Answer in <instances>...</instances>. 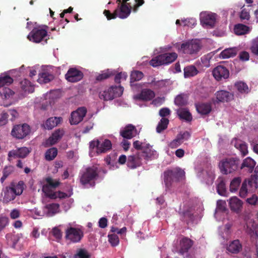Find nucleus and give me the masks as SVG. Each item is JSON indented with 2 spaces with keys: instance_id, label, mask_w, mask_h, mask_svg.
I'll return each mask as SVG.
<instances>
[{
  "instance_id": "f257e3e1",
  "label": "nucleus",
  "mask_w": 258,
  "mask_h": 258,
  "mask_svg": "<svg viewBox=\"0 0 258 258\" xmlns=\"http://www.w3.org/2000/svg\"><path fill=\"white\" fill-rule=\"evenodd\" d=\"M130 0H123V4L119 5V8L116 9V12L117 13L118 17L121 19L127 18L132 10L133 12L136 13L139 8L144 3V0H134L135 3L132 4L131 2H128Z\"/></svg>"
},
{
  "instance_id": "f03ea898",
  "label": "nucleus",
  "mask_w": 258,
  "mask_h": 258,
  "mask_svg": "<svg viewBox=\"0 0 258 258\" xmlns=\"http://www.w3.org/2000/svg\"><path fill=\"white\" fill-rule=\"evenodd\" d=\"M240 159L237 157H227L222 159L219 163L220 172L223 174H231L239 168Z\"/></svg>"
},
{
  "instance_id": "7ed1b4c3",
  "label": "nucleus",
  "mask_w": 258,
  "mask_h": 258,
  "mask_svg": "<svg viewBox=\"0 0 258 258\" xmlns=\"http://www.w3.org/2000/svg\"><path fill=\"white\" fill-rule=\"evenodd\" d=\"M98 176L99 171L97 167H88L81 173L80 183L84 185L89 184L91 186H94L95 184V181Z\"/></svg>"
},
{
  "instance_id": "20e7f679",
  "label": "nucleus",
  "mask_w": 258,
  "mask_h": 258,
  "mask_svg": "<svg viewBox=\"0 0 258 258\" xmlns=\"http://www.w3.org/2000/svg\"><path fill=\"white\" fill-rule=\"evenodd\" d=\"M258 187L257 177L254 175L245 179L239 189V195L242 198H246L249 194L255 191Z\"/></svg>"
},
{
  "instance_id": "39448f33",
  "label": "nucleus",
  "mask_w": 258,
  "mask_h": 258,
  "mask_svg": "<svg viewBox=\"0 0 258 258\" xmlns=\"http://www.w3.org/2000/svg\"><path fill=\"white\" fill-rule=\"evenodd\" d=\"M176 52L165 53L153 57L149 62L153 67H157L164 64H168L174 61L177 58Z\"/></svg>"
},
{
  "instance_id": "423d86ee",
  "label": "nucleus",
  "mask_w": 258,
  "mask_h": 258,
  "mask_svg": "<svg viewBox=\"0 0 258 258\" xmlns=\"http://www.w3.org/2000/svg\"><path fill=\"white\" fill-rule=\"evenodd\" d=\"M201 48V43L197 39L188 40L182 43L180 46V50L183 53L191 55L197 54Z\"/></svg>"
},
{
  "instance_id": "0eeeda50",
  "label": "nucleus",
  "mask_w": 258,
  "mask_h": 258,
  "mask_svg": "<svg viewBox=\"0 0 258 258\" xmlns=\"http://www.w3.org/2000/svg\"><path fill=\"white\" fill-rule=\"evenodd\" d=\"M47 36L46 29L40 27L34 28L27 36L28 39L34 43H39Z\"/></svg>"
},
{
  "instance_id": "6e6552de",
  "label": "nucleus",
  "mask_w": 258,
  "mask_h": 258,
  "mask_svg": "<svg viewBox=\"0 0 258 258\" xmlns=\"http://www.w3.org/2000/svg\"><path fill=\"white\" fill-rule=\"evenodd\" d=\"M30 127L26 123L17 124L14 126L11 135L18 139H22L26 137L30 132Z\"/></svg>"
},
{
  "instance_id": "1a4fd4ad",
  "label": "nucleus",
  "mask_w": 258,
  "mask_h": 258,
  "mask_svg": "<svg viewBox=\"0 0 258 258\" xmlns=\"http://www.w3.org/2000/svg\"><path fill=\"white\" fill-rule=\"evenodd\" d=\"M83 236V231L79 228L71 227L66 230V238L72 242H79Z\"/></svg>"
},
{
  "instance_id": "9d476101",
  "label": "nucleus",
  "mask_w": 258,
  "mask_h": 258,
  "mask_svg": "<svg viewBox=\"0 0 258 258\" xmlns=\"http://www.w3.org/2000/svg\"><path fill=\"white\" fill-rule=\"evenodd\" d=\"M84 77L82 71L76 68H70L65 75V79L70 82L76 83L81 81Z\"/></svg>"
},
{
  "instance_id": "9b49d317",
  "label": "nucleus",
  "mask_w": 258,
  "mask_h": 258,
  "mask_svg": "<svg viewBox=\"0 0 258 258\" xmlns=\"http://www.w3.org/2000/svg\"><path fill=\"white\" fill-rule=\"evenodd\" d=\"M217 15L209 12H204L200 14L201 22L203 25L213 28L215 24Z\"/></svg>"
},
{
  "instance_id": "f8f14e48",
  "label": "nucleus",
  "mask_w": 258,
  "mask_h": 258,
  "mask_svg": "<svg viewBox=\"0 0 258 258\" xmlns=\"http://www.w3.org/2000/svg\"><path fill=\"white\" fill-rule=\"evenodd\" d=\"M194 242L188 237L183 236L179 241L177 252L181 255L187 253L194 245Z\"/></svg>"
},
{
  "instance_id": "ddd939ff",
  "label": "nucleus",
  "mask_w": 258,
  "mask_h": 258,
  "mask_svg": "<svg viewBox=\"0 0 258 258\" xmlns=\"http://www.w3.org/2000/svg\"><path fill=\"white\" fill-rule=\"evenodd\" d=\"M87 109L85 107L78 108L76 110L72 112L70 122L71 124H78L85 116Z\"/></svg>"
},
{
  "instance_id": "4468645a",
  "label": "nucleus",
  "mask_w": 258,
  "mask_h": 258,
  "mask_svg": "<svg viewBox=\"0 0 258 258\" xmlns=\"http://www.w3.org/2000/svg\"><path fill=\"white\" fill-rule=\"evenodd\" d=\"M140 153L141 156L147 161L154 160L158 157L157 152L153 149L152 146L149 143L146 145L143 151Z\"/></svg>"
},
{
  "instance_id": "2eb2a0df",
  "label": "nucleus",
  "mask_w": 258,
  "mask_h": 258,
  "mask_svg": "<svg viewBox=\"0 0 258 258\" xmlns=\"http://www.w3.org/2000/svg\"><path fill=\"white\" fill-rule=\"evenodd\" d=\"M213 75L217 81H220L229 78V71L225 67L218 66L213 70Z\"/></svg>"
},
{
  "instance_id": "dca6fc26",
  "label": "nucleus",
  "mask_w": 258,
  "mask_h": 258,
  "mask_svg": "<svg viewBox=\"0 0 258 258\" xmlns=\"http://www.w3.org/2000/svg\"><path fill=\"white\" fill-rule=\"evenodd\" d=\"M242 247L240 241L239 239H235L229 241L227 245L226 250L231 254H237L242 251Z\"/></svg>"
},
{
  "instance_id": "f3484780",
  "label": "nucleus",
  "mask_w": 258,
  "mask_h": 258,
  "mask_svg": "<svg viewBox=\"0 0 258 258\" xmlns=\"http://www.w3.org/2000/svg\"><path fill=\"white\" fill-rule=\"evenodd\" d=\"M127 166L131 169H135L142 165V156L140 152L136 155H131L127 160Z\"/></svg>"
},
{
  "instance_id": "a211bd4d",
  "label": "nucleus",
  "mask_w": 258,
  "mask_h": 258,
  "mask_svg": "<svg viewBox=\"0 0 258 258\" xmlns=\"http://www.w3.org/2000/svg\"><path fill=\"white\" fill-rule=\"evenodd\" d=\"M64 134V131L62 129L56 130L50 137L46 141V146H50L55 145L60 140Z\"/></svg>"
},
{
  "instance_id": "6ab92c4d",
  "label": "nucleus",
  "mask_w": 258,
  "mask_h": 258,
  "mask_svg": "<svg viewBox=\"0 0 258 258\" xmlns=\"http://www.w3.org/2000/svg\"><path fill=\"white\" fill-rule=\"evenodd\" d=\"M137 132L136 127L131 124H129L122 130L120 131V135L124 139H131L136 136Z\"/></svg>"
},
{
  "instance_id": "aec40b11",
  "label": "nucleus",
  "mask_w": 258,
  "mask_h": 258,
  "mask_svg": "<svg viewBox=\"0 0 258 258\" xmlns=\"http://www.w3.org/2000/svg\"><path fill=\"white\" fill-rule=\"evenodd\" d=\"M216 98L218 102H228L233 100L234 95L233 94L225 90H220L215 93Z\"/></svg>"
},
{
  "instance_id": "412c9836",
  "label": "nucleus",
  "mask_w": 258,
  "mask_h": 258,
  "mask_svg": "<svg viewBox=\"0 0 258 258\" xmlns=\"http://www.w3.org/2000/svg\"><path fill=\"white\" fill-rule=\"evenodd\" d=\"M197 112L201 115H208L212 111L211 103L199 102L195 104Z\"/></svg>"
},
{
  "instance_id": "4be33fe9",
  "label": "nucleus",
  "mask_w": 258,
  "mask_h": 258,
  "mask_svg": "<svg viewBox=\"0 0 258 258\" xmlns=\"http://www.w3.org/2000/svg\"><path fill=\"white\" fill-rule=\"evenodd\" d=\"M62 120L61 117H51L48 118L44 124L45 129L51 130L59 124Z\"/></svg>"
},
{
  "instance_id": "5701e85b",
  "label": "nucleus",
  "mask_w": 258,
  "mask_h": 258,
  "mask_svg": "<svg viewBox=\"0 0 258 258\" xmlns=\"http://www.w3.org/2000/svg\"><path fill=\"white\" fill-rule=\"evenodd\" d=\"M232 144L234 145L236 149L239 150L242 156L247 154V146L245 142L238 139H235L232 141Z\"/></svg>"
},
{
  "instance_id": "b1692460",
  "label": "nucleus",
  "mask_w": 258,
  "mask_h": 258,
  "mask_svg": "<svg viewBox=\"0 0 258 258\" xmlns=\"http://www.w3.org/2000/svg\"><path fill=\"white\" fill-rule=\"evenodd\" d=\"M155 94L153 91L149 89H144L138 95V99L143 101H150L154 98Z\"/></svg>"
},
{
  "instance_id": "393cba45",
  "label": "nucleus",
  "mask_w": 258,
  "mask_h": 258,
  "mask_svg": "<svg viewBox=\"0 0 258 258\" xmlns=\"http://www.w3.org/2000/svg\"><path fill=\"white\" fill-rule=\"evenodd\" d=\"M112 148V144L110 140L105 139L102 142L99 141L98 150H96L98 154L104 153L110 151Z\"/></svg>"
},
{
  "instance_id": "a878e982",
  "label": "nucleus",
  "mask_w": 258,
  "mask_h": 258,
  "mask_svg": "<svg viewBox=\"0 0 258 258\" xmlns=\"http://www.w3.org/2000/svg\"><path fill=\"white\" fill-rule=\"evenodd\" d=\"M229 206L231 210L235 212H239L242 206V202L236 197H233L229 200Z\"/></svg>"
},
{
  "instance_id": "bb28decb",
  "label": "nucleus",
  "mask_w": 258,
  "mask_h": 258,
  "mask_svg": "<svg viewBox=\"0 0 258 258\" xmlns=\"http://www.w3.org/2000/svg\"><path fill=\"white\" fill-rule=\"evenodd\" d=\"M16 196L13 189L10 186H7L4 191L3 202L8 203L14 200Z\"/></svg>"
},
{
  "instance_id": "cd10ccee",
  "label": "nucleus",
  "mask_w": 258,
  "mask_h": 258,
  "mask_svg": "<svg viewBox=\"0 0 258 258\" xmlns=\"http://www.w3.org/2000/svg\"><path fill=\"white\" fill-rule=\"evenodd\" d=\"M237 52V49L235 47L226 48L223 50L220 54L221 58L225 59L235 56Z\"/></svg>"
},
{
  "instance_id": "c85d7f7f",
  "label": "nucleus",
  "mask_w": 258,
  "mask_h": 258,
  "mask_svg": "<svg viewBox=\"0 0 258 258\" xmlns=\"http://www.w3.org/2000/svg\"><path fill=\"white\" fill-rule=\"evenodd\" d=\"M249 31V28L244 24H238L234 26V32L237 35H242L247 34Z\"/></svg>"
},
{
  "instance_id": "c756f323",
  "label": "nucleus",
  "mask_w": 258,
  "mask_h": 258,
  "mask_svg": "<svg viewBox=\"0 0 258 258\" xmlns=\"http://www.w3.org/2000/svg\"><path fill=\"white\" fill-rule=\"evenodd\" d=\"M20 86L22 90L26 92L32 93L34 91V86L26 79L21 81Z\"/></svg>"
},
{
  "instance_id": "7c9ffc66",
  "label": "nucleus",
  "mask_w": 258,
  "mask_h": 258,
  "mask_svg": "<svg viewBox=\"0 0 258 258\" xmlns=\"http://www.w3.org/2000/svg\"><path fill=\"white\" fill-rule=\"evenodd\" d=\"M54 78L52 74L48 72H44L39 74L37 81L40 84H46L53 80Z\"/></svg>"
},
{
  "instance_id": "2f4dec72",
  "label": "nucleus",
  "mask_w": 258,
  "mask_h": 258,
  "mask_svg": "<svg viewBox=\"0 0 258 258\" xmlns=\"http://www.w3.org/2000/svg\"><path fill=\"white\" fill-rule=\"evenodd\" d=\"M234 87L241 94H247L250 91L247 85L242 81L236 82L234 84Z\"/></svg>"
},
{
  "instance_id": "473e14b6",
  "label": "nucleus",
  "mask_w": 258,
  "mask_h": 258,
  "mask_svg": "<svg viewBox=\"0 0 258 258\" xmlns=\"http://www.w3.org/2000/svg\"><path fill=\"white\" fill-rule=\"evenodd\" d=\"M188 96L187 94L182 93L178 95L174 99V103L178 106H182L187 104Z\"/></svg>"
},
{
  "instance_id": "72a5a7b5",
  "label": "nucleus",
  "mask_w": 258,
  "mask_h": 258,
  "mask_svg": "<svg viewBox=\"0 0 258 258\" xmlns=\"http://www.w3.org/2000/svg\"><path fill=\"white\" fill-rule=\"evenodd\" d=\"M177 114L179 118L187 121L192 120V115L189 111L185 108H180L177 110Z\"/></svg>"
},
{
  "instance_id": "f704fd0d",
  "label": "nucleus",
  "mask_w": 258,
  "mask_h": 258,
  "mask_svg": "<svg viewBox=\"0 0 258 258\" xmlns=\"http://www.w3.org/2000/svg\"><path fill=\"white\" fill-rule=\"evenodd\" d=\"M255 165V162L254 160L250 157H247L243 160L240 166V168L243 169L244 167H247L248 168L249 171L251 172Z\"/></svg>"
},
{
  "instance_id": "c9c22d12",
  "label": "nucleus",
  "mask_w": 258,
  "mask_h": 258,
  "mask_svg": "<svg viewBox=\"0 0 258 258\" xmlns=\"http://www.w3.org/2000/svg\"><path fill=\"white\" fill-rule=\"evenodd\" d=\"M115 73L116 72L115 71L108 69L103 71L101 74L98 75L96 78V80L98 81H103L110 78L111 76H114Z\"/></svg>"
},
{
  "instance_id": "e433bc0d",
  "label": "nucleus",
  "mask_w": 258,
  "mask_h": 258,
  "mask_svg": "<svg viewBox=\"0 0 258 258\" xmlns=\"http://www.w3.org/2000/svg\"><path fill=\"white\" fill-rule=\"evenodd\" d=\"M13 81V79L7 74H2L0 76V86L2 87L9 86Z\"/></svg>"
},
{
  "instance_id": "4c0bfd02",
  "label": "nucleus",
  "mask_w": 258,
  "mask_h": 258,
  "mask_svg": "<svg viewBox=\"0 0 258 258\" xmlns=\"http://www.w3.org/2000/svg\"><path fill=\"white\" fill-rule=\"evenodd\" d=\"M58 151L56 148L52 147L46 150L45 153V159L47 161L53 160L57 156Z\"/></svg>"
},
{
  "instance_id": "58836bf2",
  "label": "nucleus",
  "mask_w": 258,
  "mask_h": 258,
  "mask_svg": "<svg viewBox=\"0 0 258 258\" xmlns=\"http://www.w3.org/2000/svg\"><path fill=\"white\" fill-rule=\"evenodd\" d=\"M241 182V178L240 177H234L230 184L229 190L232 192L237 191Z\"/></svg>"
},
{
  "instance_id": "ea45409f",
  "label": "nucleus",
  "mask_w": 258,
  "mask_h": 258,
  "mask_svg": "<svg viewBox=\"0 0 258 258\" xmlns=\"http://www.w3.org/2000/svg\"><path fill=\"white\" fill-rule=\"evenodd\" d=\"M175 181H178L184 176V171L180 168L169 170Z\"/></svg>"
},
{
  "instance_id": "a19ab883",
  "label": "nucleus",
  "mask_w": 258,
  "mask_h": 258,
  "mask_svg": "<svg viewBox=\"0 0 258 258\" xmlns=\"http://www.w3.org/2000/svg\"><path fill=\"white\" fill-rule=\"evenodd\" d=\"M164 181L167 188L169 189L172 182L175 181L169 170L164 172Z\"/></svg>"
},
{
  "instance_id": "79ce46f5",
  "label": "nucleus",
  "mask_w": 258,
  "mask_h": 258,
  "mask_svg": "<svg viewBox=\"0 0 258 258\" xmlns=\"http://www.w3.org/2000/svg\"><path fill=\"white\" fill-rule=\"evenodd\" d=\"M59 205L56 203H52L47 204L45 206V208L47 209V214L50 216L54 215L58 211Z\"/></svg>"
},
{
  "instance_id": "37998d69",
  "label": "nucleus",
  "mask_w": 258,
  "mask_h": 258,
  "mask_svg": "<svg viewBox=\"0 0 258 258\" xmlns=\"http://www.w3.org/2000/svg\"><path fill=\"white\" fill-rule=\"evenodd\" d=\"M14 171V167L11 165L6 166L3 170V176L1 178V182L3 183L5 180Z\"/></svg>"
},
{
  "instance_id": "c03bdc74",
  "label": "nucleus",
  "mask_w": 258,
  "mask_h": 258,
  "mask_svg": "<svg viewBox=\"0 0 258 258\" xmlns=\"http://www.w3.org/2000/svg\"><path fill=\"white\" fill-rule=\"evenodd\" d=\"M169 122V121L168 118H162L157 126L156 132L158 133H161L164 130H166L167 128Z\"/></svg>"
},
{
  "instance_id": "a18cd8bd",
  "label": "nucleus",
  "mask_w": 258,
  "mask_h": 258,
  "mask_svg": "<svg viewBox=\"0 0 258 258\" xmlns=\"http://www.w3.org/2000/svg\"><path fill=\"white\" fill-rule=\"evenodd\" d=\"M198 73L197 68L194 66H187L184 69L185 77H190L196 75Z\"/></svg>"
},
{
  "instance_id": "49530a36",
  "label": "nucleus",
  "mask_w": 258,
  "mask_h": 258,
  "mask_svg": "<svg viewBox=\"0 0 258 258\" xmlns=\"http://www.w3.org/2000/svg\"><path fill=\"white\" fill-rule=\"evenodd\" d=\"M14 92L7 87L0 88V95L3 99H9Z\"/></svg>"
},
{
  "instance_id": "de8ad7c7",
  "label": "nucleus",
  "mask_w": 258,
  "mask_h": 258,
  "mask_svg": "<svg viewBox=\"0 0 258 258\" xmlns=\"http://www.w3.org/2000/svg\"><path fill=\"white\" fill-rule=\"evenodd\" d=\"M219 182L217 186V192L221 196H225L226 195V188L225 183L223 179H219Z\"/></svg>"
},
{
  "instance_id": "09e8293b",
  "label": "nucleus",
  "mask_w": 258,
  "mask_h": 258,
  "mask_svg": "<svg viewBox=\"0 0 258 258\" xmlns=\"http://www.w3.org/2000/svg\"><path fill=\"white\" fill-rule=\"evenodd\" d=\"M111 92V91H110L109 88L103 91L100 92L99 94V98L101 99H103L106 101L114 99L113 96Z\"/></svg>"
},
{
  "instance_id": "8fccbe9b",
  "label": "nucleus",
  "mask_w": 258,
  "mask_h": 258,
  "mask_svg": "<svg viewBox=\"0 0 258 258\" xmlns=\"http://www.w3.org/2000/svg\"><path fill=\"white\" fill-rule=\"evenodd\" d=\"M24 183L23 181H20L16 185H13L12 186H10L14 192L16 194V196L21 195L24 189Z\"/></svg>"
},
{
  "instance_id": "3c124183",
  "label": "nucleus",
  "mask_w": 258,
  "mask_h": 258,
  "mask_svg": "<svg viewBox=\"0 0 258 258\" xmlns=\"http://www.w3.org/2000/svg\"><path fill=\"white\" fill-rule=\"evenodd\" d=\"M144 77L143 73L139 71H132L130 76V82L133 83L134 82L139 81L141 80Z\"/></svg>"
},
{
  "instance_id": "603ef678",
  "label": "nucleus",
  "mask_w": 258,
  "mask_h": 258,
  "mask_svg": "<svg viewBox=\"0 0 258 258\" xmlns=\"http://www.w3.org/2000/svg\"><path fill=\"white\" fill-rule=\"evenodd\" d=\"M110 91H111V94L113 96V98H116L120 96L123 92V88L120 85L117 86H111L109 88Z\"/></svg>"
},
{
  "instance_id": "864d4df0",
  "label": "nucleus",
  "mask_w": 258,
  "mask_h": 258,
  "mask_svg": "<svg viewBox=\"0 0 258 258\" xmlns=\"http://www.w3.org/2000/svg\"><path fill=\"white\" fill-rule=\"evenodd\" d=\"M50 188L51 187H50L49 185H44L42 187V190L48 197L52 199H55L57 198V192H53L50 189Z\"/></svg>"
},
{
  "instance_id": "5fc2aeb1",
  "label": "nucleus",
  "mask_w": 258,
  "mask_h": 258,
  "mask_svg": "<svg viewBox=\"0 0 258 258\" xmlns=\"http://www.w3.org/2000/svg\"><path fill=\"white\" fill-rule=\"evenodd\" d=\"M108 241L112 246H116L119 244L118 236L115 234H109L108 235Z\"/></svg>"
},
{
  "instance_id": "6e6d98bb",
  "label": "nucleus",
  "mask_w": 258,
  "mask_h": 258,
  "mask_svg": "<svg viewBox=\"0 0 258 258\" xmlns=\"http://www.w3.org/2000/svg\"><path fill=\"white\" fill-rule=\"evenodd\" d=\"M250 49L253 54L258 55V37L251 41Z\"/></svg>"
},
{
  "instance_id": "4d7b16f0",
  "label": "nucleus",
  "mask_w": 258,
  "mask_h": 258,
  "mask_svg": "<svg viewBox=\"0 0 258 258\" xmlns=\"http://www.w3.org/2000/svg\"><path fill=\"white\" fill-rule=\"evenodd\" d=\"M75 257L90 258V255L88 253L86 250L84 249H80L75 255Z\"/></svg>"
},
{
  "instance_id": "13d9d810",
  "label": "nucleus",
  "mask_w": 258,
  "mask_h": 258,
  "mask_svg": "<svg viewBox=\"0 0 258 258\" xmlns=\"http://www.w3.org/2000/svg\"><path fill=\"white\" fill-rule=\"evenodd\" d=\"M148 143H142L138 140L134 141L133 142V147L134 148L137 150H142V151H143V150L146 147V145Z\"/></svg>"
},
{
  "instance_id": "bf43d9fd",
  "label": "nucleus",
  "mask_w": 258,
  "mask_h": 258,
  "mask_svg": "<svg viewBox=\"0 0 258 258\" xmlns=\"http://www.w3.org/2000/svg\"><path fill=\"white\" fill-rule=\"evenodd\" d=\"M103 14L108 20L114 19L118 17L117 13L116 12V9L113 13H111L109 10H105L103 12Z\"/></svg>"
},
{
  "instance_id": "052dcab7",
  "label": "nucleus",
  "mask_w": 258,
  "mask_h": 258,
  "mask_svg": "<svg viewBox=\"0 0 258 258\" xmlns=\"http://www.w3.org/2000/svg\"><path fill=\"white\" fill-rule=\"evenodd\" d=\"M17 150L19 158H25L29 153L28 149L26 147H22Z\"/></svg>"
},
{
  "instance_id": "680f3d73",
  "label": "nucleus",
  "mask_w": 258,
  "mask_h": 258,
  "mask_svg": "<svg viewBox=\"0 0 258 258\" xmlns=\"http://www.w3.org/2000/svg\"><path fill=\"white\" fill-rule=\"evenodd\" d=\"M182 143V141H181L179 138L177 136L176 139L171 141L169 144V147L171 149L176 148L178 146H179Z\"/></svg>"
},
{
  "instance_id": "e2e57ef3",
  "label": "nucleus",
  "mask_w": 258,
  "mask_h": 258,
  "mask_svg": "<svg viewBox=\"0 0 258 258\" xmlns=\"http://www.w3.org/2000/svg\"><path fill=\"white\" fill-rule=\"evenodd\" d=\"M9 220L8 217H0V231L4 229L9 224Z\"/></svg>"
},
{
  "instance_id": "0e129e2a",
  "label": "nucleus",
  "mask_w": 258,
  "mask_h": 258,
  "mask_svg": "<svg viewBox=\"0 0 258 258\" xmlns=\"http://www.w3.org/2000/svg\"><path fill=\"white\" fill-rule=\"evenodd\" d=\"M9 115L7 113L3 112L0 117V126L5 125L8 122Z\"/></svg>"
},
{
  "instance_id": "69168bd1",
  "label": "nucleus",
  "mask_w": 258,
  "mask_h": 258,
  "mask_svg": "<svg viewBox=\"0 0 258 258\" xmlns=\"http://www.w3.org/2000/svg\"><path fill=\"white\" fill-rule=\"evenodd\" d=\"M246 202L249 205H256L258 202V197L255 195H252L251 197L246 199Z\"/></svg>"
},
{
  "instance_id": "338daca9",
  "label": "nucleus",
  "mask_w": 258,
  "mask_h": 258,
  "mask_svg": "<svg viewBox=\"0 0 258 258\" xmlns=\"http://www.w3.org/2000/svg\"><path fill=\"white\" fill-rule=\"evenodd\" d=\"M46 182L47 185L52 188H55L59 184L58 181H54L51 178L48 177L46 178Z\"/></svg>"
},
{
  "instance_id": "774afa93",
  "label": "nucleus",
  "mask_w": 258,
  "mask_h": 258,
  "mask_svg": "<svg viewBox=\"0 0 258 258\" xmlns=\"http://www.w3.org/2000/svg\"><path fill=\"white\" fill-rule=\"evenodd\" d=\"M217 208L218 210L225 212L226 211V202L222 200H219L217 203Z\"/></svg>"
}]
</instances>
